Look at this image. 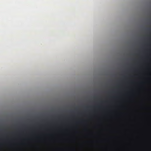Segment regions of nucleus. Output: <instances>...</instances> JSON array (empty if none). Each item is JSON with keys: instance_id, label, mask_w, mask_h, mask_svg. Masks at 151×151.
<instances>
[{"instance_id": "1", "label": "nucleus", "mask_w": 151, "mask_h": 151, "mask_svg": "<svg viewBox=\"0 0 151 151\" xmlns=\"http://www.w3.org/2000/svg\"><path fill=\"white\" fill-rule=\"evenodd\" d=\"M78 122V123H80V122L81 123V122Z\"/></svg>"}]
</instances>
